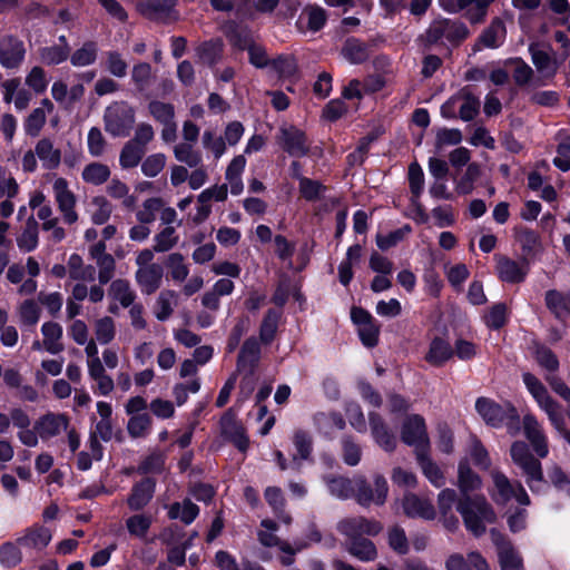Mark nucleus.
Listing matches in <instances>:
<instances>
[{"instance_id":"1","label":"nucleus","mask_w":570,"mask_h":570,"mask_svg":"<svg viewBox=\"0 0 570 570\" xmlns=\"http://www.w3.org/2000/svg\"><path fill=\"white\" fill-rule=\"evenodd\" d=\"M456 510L461 514L465 528L474 537L483 535L487 524L497 521V514L484 495L460 498Z\"/></svg>"},{"instance_id":"2","label":"nucleus","mask_w":570,"mask_h":570,"mask_svg":"<svg viewBox=\"0 0 570 570\" xmlns=\"http://www.w3.org/2000/svg\"><path fill=\"white\" fill-rule=\"evenodd\" d=\"M372 479L373 482L371 483L363 474L354 475L353 499L362 508L382 507L387 500L389 484L385 476L375 473Z\"/></svg>"},{"instance_id":"3","label":"nucleus","mask_w":570,"mask_h":570,"mask_svg":"<svg viewBox=\"0 0 570 570\" xmlns=\"http://www.w3.org/2000/svg\"><path fill=\"white\" fill-rule=\"evenodd\" d=\"M135 121V109L127 101L112 102L104 114L105 130L114 137H127Z\"/></svg>"},{"instance_id":"4","label":"nucleus","mask_w":570,"mask_h":570,"mask_svg":"<svg viewBox=\"0 0 570 570\" xmlns=\"http://www.w3.org/2000/svg\"><path fill=\"white\" fill-rule=\"evenodd\" d=\"M512 462L521 469L525 476L527 484L534 491L535 484L543 481L542 464L539 459L530 452L529 446L523 441H515L510 449Z\"/></svg>"},{"instance_id":"5","label":"nucleus","mask_w":570,"mask_h":570,"mask_svg":"<svg viewBox=\"0 0 570 570\" xmlns=\"http://www.w3.org/2000/svg\"><path fill=\"white\" fill-rule=\"evenodd\" d=\"M523 383L530 394L537 401L538 405L548 414L552 425L561 431L564 425V419L560 410V405L549 394L542 382L531 373L523 374Z\"/></svg>"},{"instance_id":"6","label":"nucleus","mask_w":570,"mask_h":570,"mask_svg":"<svg viewBox=\"0 0 570 570\" xmlns=\"http://www.w3.org/2000/svg\"><path fill=\"white\" fill-rule=\"evenodd\" d=\"M336 529L346 538L345 541H353L358 538H365L364 535H377L383 530V525L375 519L354 515L340 520Z\"/></svg>"},{"instance_id":"7","label":"nucleus","mask_w":570,"mask_h":570,"mask_svg":"<svg viewBox=\"0 0 570 570\" xmlns=\"http://www.w3.org/2000/svg\"><path fill=\"white\" fill-rule=\"evenodd\" d=\"M475 409L487 424L500 426L504 421L510 420L514 424L519 422V414L511 403L499 404L494 401L480 397L475 402Z\"/></svg>"},{"instance_id":"8","label":"nucleus","mask_w":570,"mask_h":570,"mask_svg":"<svg viewBox=\"0 0 570 570\" xmlns=\"http://www.w3.org/2000/svg\"><path fill=\"white\" fill-rule=\"evenodd\" d=\"M401 439L405 444L414 446L415 455L420 453L419 450L423 452L430 451V440L425 422L419 414H413L405 419L402 425Z\"/></svg>"},{"instance_id":"9","label":"nucleus","mask_w":570,"mask_h":570,"mask_svg":"<svg viewBox=\"0 0 570 570\" xmlns=\"http://www.w3.org/2000/svg\"><path fill=\"white\" fill-rule=\"evenodd\" d=\"M55 200L66 224L72 225L78 222L79 216L76 212V195L69 189L67 179L59 177L52 185Z\"/></svg>"},{"instance_id":"10","label":"nucleus","mask_w":570,"mask_h":570,"mask_svg":"<svg viewBox=\"0 0 570 570\" xmlns=\"http://www.w3.org/2000/svg\"><path fill=\"white\" fill-rule=\"evenodd\" d=\"M495 0H455L444 4V9L450 13L464 11V18L471 24H480L485 21L488 10Z\"/></svg>"},{"instance_id":"11","label":"nucleus","mask_w":570,"mask_h":570,"mask_svg":"<svg viewBox=\"0 0 570 570\" xmlns=\"http://www.w3.org/2000/svg\"><path fill=\"white\" fill-rule=\"evenodd\" d=\"M277 142L284 151L293 157H304L309 153V142L305 132L295 126L282 127Z\"/></svg>"},{"instance_id":"12","label":"nucleus","mask_w":570,"mask_h":570,"mask_svg":"<svg viewBox=\"0 0 570 570\" xmlns=\"http://www.w3.org/2000/svg\"><path fill=\"white\" fill-rule=\"evenodd\" d=\"M490 534L498 550L501 570H524L522 558L514 549L511 541L497 529H491Z\"/></svg>"},{"instance_id":"13","label":"nucleus","mask_w":570,"mask_h":570,"mask_svg":"<svg viewBox=\"0 0 570 570\" xmlns=\"http://www.w3.org/2000/svg\"><path fill=\"white\" fill-rule=\"evenodd\" d=\"M402 509L406 517L434 520L436 511L430 499L407 492L402 498Z\"/></svg>"},{"instance_id":"14","label":"nucleus","mask_w":570,"mask_h":570,"mask_svg":"<svg viewBox=\"0 0 570 570\" xmlns=\"http://www.w3.org/2000/svg\"><path fill=\"white\" fill-rule=\"evenodd\" d=\"M24 55L23 42L17 37L8 35L0 39V63L4 68H18L23 61Z\"/></svg>"},{"instance_id":"15","label":"nucleus","mask_w":570,"mask_h":570,"mask_svg":"<svg viewBox=\"0 0 570 570\" xmlns=\"http://www.w3.org/2000/svg\"><path fill=\"white\" fill-rule=\"evenodd\" d=\"M222 435L232 442L240 452H246L249 440L244 426L238 423L235 415L228 410L220 419Z\"/></svg>"},{"instance_id":"16","label":"nucleus","mask_w":570,"mask_h":570,"mask_svg":"<svg viewBox=\"0 0 570 570\" xmlns=\"http://www.w3.org/2000/svg\"><path fill=\"white\" fill-rule=\"evenodd\" d=\"M261 360V345L256 337H248L237 357V371L253 376Z\"/></svg>"},{"instance_id":"17","label":"nucleus","mask_w":570,"mask_h":570,"mask_svg":"<svg viewBox=\"0 0 570 570\" xmlns=\"http://www.w3.org/2000/svg\"><path fill=\"white\" fill-rule=\"evenodd\" d=\"M523 431L535 454L541 459L546 458L549 453L548 441L540 423L532 414L523 416Z\"/></svg>"},{"instance_id":"18","label":"nucleus","mask_w":570,"mask_h":570,"mask_svg":"<svg viewBox=\"0 0 570 570\" xmlns=\"http://www.w3.org/2000/svg\"><path fill=\"white\" fill-rule=\"evenodd\" d=\"M446 570H490L487 560L478 551H471L465 557L452 553L445 560Z\"/></svg>"},{"instance_id":"19","label":"nucleus","mask_w":570,"mask_h":570,"mask_svg":"<svg viewBox=\"0 0 570 570\" xmlns=\"http://www.w3.org/2000/svg\"><path fill=\"white\" fill-rule=\"evenodd\" d=\"M497 271L499 278L507 283H521L528 274V263L518 262L502 255H497Z\"/></svg>"},{"instance_id":"20","label":"nucleus","mask_w":570,"mask_h":570,"mask_svg":"<svg viewBox=\"0 0 570 570\" xmlns=\"http://www.w3.org/2000/svg\"><path fill=\"white\" fill-rule=\"evenodd\" d=\"M69 420L65 414L48 413L35 424V430L42 440L56 436L68 430Z\"/></svg>"},{"instance_id":"21","label":"nucleus","mask_w":570,"mask_h":570,"mask_svg":"<svg viewBox=\"0 0 570 570\" xmlns=\"http://www.w3.org/2000/svg\"><path fill=\"white\" fill-rule=\"evenodd\" d=\"M156 488V481L151 478H145L134 484L131 493L127 499L130 510L139 511L144 509L153 499Z\"/></svg>"},{"instance_id":"22","label":"nucleus","mask_w":570,"mask_h":570,"mask_svg":"<svg viewBox=\"0 0 570 570\" xmlns=\"http://www.w3.org/2000/svg\"><path fill=\"white\" fill-rule=\"evenodd\" d=\"M164 269L159 264L145 268H137L135 273L136 283L146 295L154 294L161 285Z\"/></svg>"},{"instance_id":"23","label":"nucleus","mask_w":570,"mask_h":570,"mask_svg":"<svg viewBox=\"0 0 570 570\" xmlns=\"http://www.w3.org/2000/svg\"><path fill=\"white\" fill-rule=\"evenodd\" d=\"M55 109L52 101L48 98L41 100L40 106L35 108L24 119L23 128L28 136L37 137L46 125L47 115Z\"/></svg>"},{"instance_id":"24","label":"nucleus","mask_w":570,"mask_h":570,"mask_svg":"<svg viewBox=\"0 0 570 570\" xmlns=\"http://www.w3.org/2000/svg\"><path fill=\"white\" fill-rule=\"evenodd\" d=\"M505 26L500 18H494L491 23L482 31L473 50L478 51L481 47L499 48L505 38Z\"/></svg>"},{"instance_id":"25","label":"nucleus","mask_w":570,"mask_h":570,"mask_svg":"<svg viewBox=\"0 0 570 570\" xmlns=\"http://www.w3.org/2000/svg\"><path fill=\"white\" fill-rule=\"evenodd\" d=\"M368 421L372 435L375 439L376 443L385 451H394L396 446V439L394 434L390 431L389 426L386 425L382 416L375 412H371L368 414Z\"/></svg>"},{"instance_id":"26","label":"nucleus","mask_w":570,"mask_h":570,"mask_svg":"<svg viewBox=\"0 0 570 570\" xmlns=\"http://www.w3.org/2000/svg\"><path fill=\"white\" fill-rule=\"evenodd\" d=\"M532 62L543 79H552L558 71V62L546 50L540 49L538 43L529 46Z\"/></svg>"},{"instance_id":"27","label":"nucleus","mask_w":570,"mask_h":570,"mask_svg":"<svg viewBox=\"0 0 570 570\" xmlns=\"http://www.w3.org/2000/svg\"><path fill=\"white\" fill-rule=\"evenodd\" d=\"M176 0H144L137 3V10L150 20H164L173 11Z\"/></svg>"},{"instance_id":"28","label":"nucleus","mask_w":570,"mask_h":570,"mask_svg":"<svg viewBox=\"0 0 570 570\" xmlns=\"http://www.w3.org/2000/svg\"><path fill=\"white\" fill-rule=\"evenodd\" d=\"M458 488L461 497H472L470 493L481 488V478L470 468L466 460H462L458 468Z\"/></svg>"},{"instance_id":"29","label":"nucleus","mask_w":570,"mask_h":570,"mask_svg":"<svg viewBox=\"0 0 570 570\" xmlns=\"http://www.w3.org/2000/svg\"><path fill=\"white\" fill-rule=\"evenodd\" d=\"M35 154L42 163L43 168L52 170L59 167L61 163V151L53 146L49 138H41L35 147Z\"/></svg>"},{"instance_id":"30","label":"nucleus","mask_w":570,"mask_h":570,"mask_svg":"<svg viewBox=\"0 0 570 570\" xmlns=\"http://www.w3.org/2000/svg\"><path fill=\"white\" fill-rule=\"evenodd\" d=\"M345 550L354 558L371 562L377 558V549L374 542L367 538H358L353 541H345Z\"/></svg>"},{"instance_id":"31","label":"nucleus","mask_w":570,"mask_h":570,"mask_svg":"<svg viewBox=\"0 0 570 570\" xmlns=\"http://www.w3.org/2000/svg\"><path fill=\"white\" fill-rule=\"evenodd\" d=\"M224 42L220 38L204 41L196 48V55L202 63L214 66L223 57Z\"/></svg>"},{"instance_id":"32","label":"nucleus","mask_w":570,"mask_h":570,"mask_svg":"<svg viewBox=\"0 0 570 570\" xmlns=\"http://www.w3.org/2000/svg\"><path fill=\"white\" fill-rule=\"evenodd\" d=\"M43 335V347L51 354H58L63 351V345L60 342L62 337V327L56 322H46L41 326Z\"/></svg>"},{"instance_id":"33","label":"nucleus","mask_w":570,"mask_h":570,"mask_svg":"<svg viewBox=\"0 0 570 570\" xmlns=\"http://www.w3.org/2000/svg\"><path fill=\"white\" fill-rule=\"evenodd\" d=\"M313 422L318 432L331 434L334 429L343 430L345 420L338 412H317L313 416Z\"/></svg>"},{"instance_id":"34","label":"nucleus","mask_w":570,"mask_h":570,"mask_svg":"<svg viewBox=\"0 0 570 570\" xmlns=\"http://www.w3.org/2000/svg\"><path fill=\"white\" fill-rule=\"evenodd\" d=\"M420 453L416 454L417 463L423 472V474L428 478V480L435 485L436 488H441L445 483V478L441 469L438 466L435 462L431 460L429 456V451L419 450Z\"/></svg>"},{"instance_id":"35","label":"nucleus","mask_w":570,"mask_h":570,"mask_svg":"<svg viewBox=\"0 0 570 570\" xmlns=\"http://www.w3.org/2000/svg\"><path fill=\"white\" fill-rule=\"evenodd\" d=\"M326 485L332 495L347 500L354 494V476L352 479L343 475H332L325 478Z\"/></svg>"},{"instance_id":"36","label":"nucleus","mask_w":570,"mask_h":570,"mask_svg":"<svg viewBox=\"0 0 570 570\" xmlns=\"http://www.w3.org/2000/svg\"><path fill=\"white\" fill-rule=\"evenodd\" d=\"M341 55L351 63L358 65L367 60L368 48L361 40L348 38L342 47Z\"/></svg>"},{"instance_id":"37","label":"nucleus","mask_w":570,"mask_h":570,"mask_svg":"<svg viewBox=\"0 0 570 570\" xmlns=\"http://www.w3.org/2000/svg\"><path fill=\"white\" fill-rule=\"evenodd\" d=\"M453 355L451 345L442 338H434L431 344L429 352L425 355V360L433 366H441Z\"/></svg>"},{"instance_id":"38","label":"nucleus","mask_w":570,"mask_h":570,"mask_svg":"<svg viewBox=\"0 0 570 570\" xmlns=\"http://www.w3.org/2000/svg\"><path fill=\"white\" fill-rule=\"evenodd\" d=\"M50 540V531L43 527H39L28 530L24 535L18 538L17 544L40 550L47 547Z\"/></svg>"},{"instance_id":"39","label":"nucleus","mask_w":570,"mask_h":570,"mask_svg":"<svg viewBox=\"0 0 570 570\" xmlns=\"http://www.w3.org/2000/svg\"><path fill=\"white\" fill-rule=\"evenodd\" d=\"M570 298V292L561 293L557 289H549L546 293V305L548 309L557 317L563 318L569 315L568 299Z\"/></svg>"},{"instance_id":"40","label":"nucleus","mask_w":570,"mask_h":570,"mask_svg":"<svg viewBox=\"0 0 570 570\" xmlns=\"http://www.w3.org/2000/svg\"><path fill=\"white\" fill-rule=\"evenodd\" d=\"M108 292L109 295L115 301H118L122 307H129L134 304L136 298V294L131 289L129 282L124 278L114 279Z\"/></svg>"},{"instance_id":"41","label":"nucleus","mask_w":570,"mask_h":570,"mask_svg":"<svg viewBox=\"0 0 570 570\" xmlns=\"http://www.w3.org/2000/svg\"><path fill=\"white\" fill-rule=\"evenodd\" d=\"M175 159L190 168H196L202 165V153L195 149L194 145L189 142H179L174 146Z\"/></svg>"},{"instance_id":"42","label":"nucleus","mask_w":570,"mask_h":570,"mask_svg":"<svg viewBox=\"0 0 570 570\" xmlns=\"http://www.w3.org/2000/svg\"><path fill=\"white\" fill-rule=\"evenodd\" d=\"M38 222L30 216L22 233L17 237V245L23 252H31L38 246Z\"/></svg>"},{"instance_id":"43","label":"nucleus","mask_w":570,"mask_h":570,"mask_svg":"<svg viewBox=\"0 0 570 570\" xmlns=\"http://www.w3.org/2000/svg\"><path fill=\"white\" fill-rule=\"evenodd\" d=\"M146 150L131 141L125 142L120 150L119 164L122 169H131L137 167L142 160Z\"/></svg>"},{"instance_id":"44","label":"nucleus","mask_w":570,"mask_h":570,"mask_svg":"<svg viewBox=\"0 0 570 570\" xmlns=\"http://www.w3.org/2000/svg\"><path fill=\"white\" fill-rule=\"evenodd\" d=\"M387 544L397 554L404 556L410 551V542L405 530L400 524L387 529Z\"/></svg>"},{"instance_id":"45","label":"nucleus","mask_w":570,"mask_h":570,"mask_svg":"<svg viewBox=\"0 0 570 570\" xmlns=\"http://www.w3.org/2000/svg\"><path fill=\"white\" fill-rule=\"evenodd\" d=\"M97 55V43L95 41H86L70 56V62L75 67H86L92 65L96 61Z\"/></svg>"},{"instance_id":"46","label":"nucleus","mask_w":570,"mask_h":570,"mask_svg":"<svg viewBox=\"0 0 570 570\" xmlns=\"http://www.w3.org/2000/svg\"><path fill=\"white\" fill-rule=\"evenodd\" d=\"M177 305V294L174 291L165 289L163 291L156 301V311L155 315L159 321L168 320L173 312L174 307Z\"/></svg>"},{"instance_id":"47","label":"nucleus","mask_w":570,"mask_h":570,"mask_svg":"<svg viewBox=\"0 0 570 570\" xmlns=\"http://www.w3.org/2000/svg\"><path fill=\"white\" fill-rule=\"evenodd\" d=\"M110 174V169L107 165L91 163L83 168L81 177L86 183L99 186L109 179Z\"/></svg>"},{"instance_id":"48","label":"nucleus","mask_w":570,"mask_h":570,"mask_svg":"<svg viewBox=\"0 0 570 570\" xmlns=\"http://www.w3.org/2000/svg\"><path fill=\"white\" fill-rule=\"evenodd\" d=\"M155 76L153 68L148 62H139L132 67L131 80L135 83L138 91L142 92L147 90L154 82Z\"/></svg>"},{"instance_id":"49","label":"nucleus","mask_w":570,"mask_h":570,"mask_svg":"<svg viewBox=\"0 0 570 570\" xmlns=\"http://www.w3.org/2000/svg\"><path fill=\"white\" fill-rule=\"evenodd\" d=\"M469 36L470 30L463 22L444 19V38L452 46H460Z\"/></svg>"},{"instance_id":"50","label":"nucleus","mask_w":570,"mask_h":570,"mask_svg":"<svg viewBox=\"0 0 570 570\" xmlns=\"http://www.w3.org/2000/svg\"><path fill=\"white\" fill-rule=\"evenodd\" d=\"M39 56L43 63L48 66L59 65L70 56L69 46H49L39 49Z\"/></svg>"},{"instance_id":"51","label":"nucleus","mask_w":570,"mask_h":570,"mask_svg":"<svg viewBox=\"0 0 570 570\" xmlns=\"http://www.w3.org/2000/svg\"><path fill=\"white\" fill-rule=\"evenodd\" d=\"M505 65L514 67L512 76L519 87L529 85L534 77L533 69L522 58H510L505 61Z\"/></svg>"},{"instance_id":"52","label":"nucleus","mask_w":570,"mask_h":570,"mask_svg":"<svg viewBox=\"0 0 570 570\" xmlns=\"http://www.w3.org/2000/svg\"><path fill=\"white\" fill-rule=\"evenodd\" d=\"M342 445V459L348 466H355L361 462L362 448L361 445L350 435H345L341 441Z\"/></svg>"},{"instance_id":"53","label":"nucleus","mask_w":570,"mask_h":570,"mask_svg":"<svg viewBox=\"0 0 570 570\" xmlns=\"http://www.w3.org/2000/svg\"><path fill=\"white\" fill-rule=\"evenodd\" d=\"M265 499L281 520L285 523H291L292 518L285 512V499L279 488H267Z\"/></svg>"},{"instance_id":"54","label":"nucleus","mask_w":570,"mask_h":570,"mask_svg":"<svg viewBox=\"0 0 570 570\" xmlns=\"http://www.w3.org/2000/svg\"><path fill=\"white\" fill-rule=\"evenodd\" d=\"M170 276L176 282H183L187 278L189 269L185 264V257L180 253H171L167 256L165 262Z\"/></svg>"},{"instance_id":"55","label":"nucleus","mask_w":570,"mask_h":570,"mask_svg":"<svg viewBox=\"0 0 570 570\" xmlns=\"http://www.w3.org/2000/svg\"><path fill=\"white\" fill-rule=\"evenodd\" d=\"M148 111L160 125H168L175 120V108L171 104L151 100L148 104Z\"/></svg>"},{"instance_id":"56","label":"nucleus","mask_w":570,"mask_h":570,"mask_svg":"<svg viewBox=\"0 0 570 570\" xmlns=\"http://www.w3.org/2000/svg\"><path fill=\"white\" fill-rule=\"evenodd\" d=\"M279 320V313L275 309H268L259 327V338L264 344H269L276 334Z\"/></svg>"},{"instance_id":"57","label":"nucleus","mask_w":570,"mask_h":570,"mask_svg":"<svg viewBox=\"0 0 570 570\" xmlns=\"http://www.w3.org/2000/svg\"><path fill=\"white\" fill-rule=\"evenodd\" d=\"M456 96H460L462 101L460 106V118L464 121L472 120L478 114L480 109V101L476 97H474L471 92L466 90H462Z\"/></svg>"},{"instance_id":"58","label":"nucleus","mask_w":570,"mask_h":570,"mask_svg":"<svg viewBox=\"0 0 570 570\" xmlns=\"http://www.w3.org/2000/svg\"><path fill=\"white\" fill-rule=\"evenodd\" d=\"M95 335L100 344L110 343L116 335L115 321L110 316H104L95 322Z\"/></svg>"},{"instance_id":"59","label":"nucleus","mask_w":570,"mask_h":570,"mask_svg":"<svg viewBox=\"0 0 570 570\" xmlns=\"http://www.w3.org/2000/svg\"><path fill=\"white\" fill-rule=\"evenodd\" d=\"M293 443L297 451V455H294L293 459L308 460L313 450L311 434L304 430H296L293 435Z\"/></svg>"},{"instance_id":"60","label":"nucleus","mask_w":570,"mask_h":570,"mask_svg":"<svg viewBox=\"0 0 570 570\" xmlns=\"http://www.w3.org/2000/svg\"><path fill=\"white\" fill-rule=\"evenodd\" d=\"M154 250L156 253H165L170 250L178 243L176 229L173 226H167L158 234L155 235Z\"/></svg>"},{"instance_id":"61","label":"nucleus","mask_w":570,"mask_h":570,"mask_svg":"<svg viewBox=\"0 0 570 570\" xmlns=\"http://www.w3.org/2000/svg\"><path fill=\"white\" fill-rule=\"evenodd\" d=\"M95 210L91 213V220L96 225L105 224L112 214V205L104 196H96L91 200Z\"/></svg>"},{"instance_id":"62","label":"nucleus","mask_w":570,"mask_h":570,"mask_svg":"<svg viewBox=\"0 0 570 570\" xmlns=\"http://www.w3.org/2000/svg\"><path fill=\"white\" fill-rule=\"evenodd\" d=\"M151 425V417L148 413L132 415L127 424L128 433L131 438H144Z\"/></svg>"},{"instance_id":"63","label":"nucleus","mask_w":570,"mask_h":570,"mask_svg":"<svg viewBox=\"0 0 570 570\" xmlns=\"http://www.w3.org/2000/svg\"><path fill=\"white\" fill-rule=\"evenodd\" d=\"M303 17H306L307 19V29L313 32L321 30L327 20L326 11L317 6L306 7L302 12L301 18Z\"/></svg>"},{"instance_id":"64","label":"nucleus","mask_w":570,"mask_h":570,"mask_svg":"<svg viewBox=\"0 0 570 570\" xmlns=\"http://www.w3.org/2000/svg\"><path fill=\"white\" fill-rule=\"evenodd\" d=\"M98 269L97 278L100 285H106L112 281L116 274V261L112 255L98 257L94 259Z\"/></svg>"}]
</instances>
